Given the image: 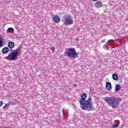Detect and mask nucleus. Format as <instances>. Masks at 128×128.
<instances>
[{"label":"nucleus","instance_id":"f257e3e1","mask_svg":"<svg viewBox=\"0 0 128 128\" xmlns=\"http://www.w3.org/2000/svg\"><path fill=\"white\" fill-rule=\"evenodd\" d=\"M104 100L108 106L112 108H116L120 106V104L122 100V99L120 97H106Z\"/></svg>","mask_w":128,"mask_h":128},{"label":"nucleus","instance_id":"f03ea898","mask_svg":"<svg viewBox=\"0 0 128 128\" xmlns=\"http://www.w3.org/2000/svg\"><path fill=\"white\" fill-rule=\"evenodd\" d=\"M64 56H66L69 58H78V54L76 52V49L72 48L66 50Z\"/></svg>","mask_w":128,"mask_h":128},{"label":"nucleus","instance_id":"7ed1b4c3","mask_svg":"<svg viewBox=\"0 0 128 128\" xmlns=\"http://www.w3.org/2000/svg\"><path fill=\"white\" fill-rule=\"evenodd\" d=\"M20 46L13 51L10 54L6 57L7 60H16L18 58V56H20Z\"/></svg>","mask_w":128,"mask_h":128},{"label":"nucleus","instance_id":"20e7f679","mask_svg":"<svg viewBox=\"0 0 128 128\" xmlns=\"http://www.w3.org/2000/svg\"><path fill=\"white\" fill-rule=\"evenodd\" d=\"M92 102V98H89L87 100H85V102L83 103L80 108L83 110H88L90 112L92 110V104L90 103Z\"/></svg>","mask_w":128,"mask_h":128},{"label":"nucleus","instance_id":"39448f33","mask_svg":"<svg viewBox=\"0 0 128 128\" xmlns=\"http://www.w3.org/2000/svg\"><path fill=\"white\" fill-rule=\"evenodd\" d=\"M72 18L70 14L66 15L63 17V20L64 22V24L65 26H70L74 24V21Z\"/></svg>","mask_w":128,"mask_h":128},{"label":"nucleus","instance_id":"423d86ee","mask_svg":"<svg viewBox=\"0 0 128 128\" xmlns=\"http://www.w3.org/2000/svg\"><path fill=\"white\" fill-rule=\"evenodd\" d=\"M81 100H80V106H82L84 103L86 102V98H88V94L86 93H83L81 94Z\"/></svg>","mask_w":128,"mask_h":128},{"label":"nucleus","instance_id":"0eeeda50","mask_svg":"<svg viewBox=\"0 0 128 128\" xmlns=\"http://www.w3.org/2000/svg\"><path fill=\"white\" fill-rule=\"evenodd\" d=\"M53 22H56V24H58V22H60V17L56 15L53 17Z\"/></svg>","mask_w":128,"mask_h":128},{"label":"nucleus","instance_id":"6e6552de","mask_svg":"<svg viewBox=\"0 0 128 128\" xmlns=\"http://www.w3.org/2000/svg\"><path fill=\"white\" fill-rule=\"evenodd\" d=\"M106 88L108 90H112V84L110 82L106 83Z\"/></svg>","mask_w":128,"mask_h":128},{"label":"nucleus","instance_id":"1a4fd4ad","mask_svg":"<svg viewBox=\"0 0 128 128\" xmlns=\"http://www.w3.org/2000/svg\"><path fill=\"white\" fill-rule=\"evenodd\" d=\"M95 6L96 8H102V3L101 2L98 1L95 3Z\"/></svg>","mask_w":128,"mask_h":128},{"label":"nucleus","instance_id":"9d476101","mask_svg":"<svg viewBox=\"0 0 128 128\" xmlns=\"http://www.w3.org/2000/svg\"><path fill=\"white\" fill-rule=\"evenodd\" d=\"M9 50H10L8 49V48L4 47L2 50V54H8V52Z\"/></svg>","mask_w":128,"mask_h":128},{"label":"nucleus","instance_id":"9b49d317","mask_svg":"<svg viewBox=\"0 0 128 128\" xmlns=\"http://www.w3.org/2000/svg\"><path fill=\"white\" fill-rule=\"evenodd\" d=\"M8 47L9 48H14V42H10L8 44Z\"/></svg>","mask_w":128,"mask_h":128},{"label":"nucleus","instance_id":"f8f14e48","mask_svg":"<svg viewBox=\"0 0 128 128\" xmlns=\"http://www.w3.org/2000/svg\"><path fill=\"white\" fill-rule=\"evenodd\" d=\"M120 88H122V86H120V85L116 84L115 88V91L118 92L119 90H120Z\"/></svg>","mask_w":128,"mask_h":128},{"label":"nucleus","instance_id":"ddd939ff","mask_svg":"<svg viewBox=\"0 0 128 128\" xmlns=\"http://www.w3.org/2000/svg\"><path fill=\"white\" fill-rule=\"evenodd\" d=\"M112 78L114 80H118V74H114L112 75Z\"/></svg>","mask_w":128,"mask_h":128},{"label":"nucleus","instance_id":"4468645a","mask_svg":"<svg viewBox=\"0 0 128 128\" xmlns=\"http://www.w3.org/2000/svg\"><path fill=\"white\" fill-rule=\"evenodd\" d=\"M4 38H0V48H2L4 46Z\"/></svg>","mask_w":128,"mask_h":128},{"label":"nucleus","instance_id":"2eb2a0df","mask_svg":"<svg viewBox=\"0 0 128 128\" xmlns=\"http://www.w3.org/2000/svg\"><path fill=\"white\" fill-rule=\"evenodd\" d=\"M10 106V104H6L4 106H3V110H8Z\"/></svg>","mask_w":128,"mask_h":128},{"label":"nucleus","instance_id":"dca6fc26","mask_svg":"<svg viewBox=\"0 0 128 128\" xmlns=\"http://www.w3.org/2000/svg\"><path fill=\"white\" fill-rule=\"evenodd\" d=\"M14 32L12 28H9L6 31L7 32Z\"/></svg>","mask_w":128,"mask_h":128},{"label":"nucleus","instance_id":"f3484780","mask_svg":"<svg viewBox=\"0 0 128 128\" xmlns=\"http://www.w3.org/2000/svg\"><path fill=\"white\" fill-rule=\"evenodd\" d=\"M118 127V124H115L112 126V128H116Z\"/></svg>","mask_w":128,"mask_h":128},{"label":"nucleus","instance_id":"a211bd4d","mask_svg":"<svg viewBox=\"0 0 128 128\" xmlns=\"http://www.w3.org/2000/svg\"><path fill=\"white\" fill-rule=\"evenodd\" d=\"M114 42V40H108V43L110 44L112 42Z\"/></svg>","mask_w":128,"mask_h":128},{"label":"nucleus","instance_id":"6ab92c4d","mask_svg":"<svg viewBox=\"0 0 128 128\" xmlns=\"http://www.w3.org/2000/svg\"><path fill=\"white\" fill-rule=\"evenodd\" d=\"M4 104V102H2L0 101V106H2V104Z\"/></svg>","mask_w":128,"mask_h":128},{"label":"nucleus","instance_id":"aec40b11","mask_svg":"<svg viewBox=\"0 0 128 128\" xmlns=\"http://www.w3.org/2000/svg\"><path fill=\"white\" fill-rule=\"evenodd\" d=\"M62 112L63 114H64V108H62Z\"/></svg>","mask_w":128,"mask_h":128},{"label":"nucleus","instance_id":"412c9836","mask_svg":"<svg viewBox=\"0 0 128 128\" xmlns=\"http://www.w3.org/2000/svg\"><path fill=\"white\" fill-rule=\"evenodd\" d=\"M51 50H52V52H54V47H52Z\"/></svg>","mask_w":128,"mask_h":128},{"label":"nucleus","instance_id":"4be33fe9","mask_svg":"<svg viewBox=\"0 0 128 128\" xmlns=\"http://www.w3.org/2000/svg\"><path fill=\"white\" fill-rule=\"evenodd\" d=\"M101 42H104V40H102L101 41Z\"/></svg>","mask_w":128,"mask_h":128},{"label":"nucleus","instance_id":"5701e85b","mask_svg":"<svg viewBox=\"0 0 128 128\" xmlns=\"http://www.w3.org/2000/svg\"><path fill=\"white\" fill-rule=\"evenodd\" d=\"M103 48H106V45H104V46H103Z\"/></svg>","mask_w":128,"mask_h":128},{"label":"nucleus","instance_id":"b1692460","mask_svg":"<svg viewBox=\"0 0 128 128\" xmlns=\"http://www.w3.org/2000/svg\"><path fill=\"white\" fill-rule=\"evenodd\" d=\"M98 0H92L93 2H96Z\"/></svg>","mask_w":128,"mask_h":128}]
</instances>
